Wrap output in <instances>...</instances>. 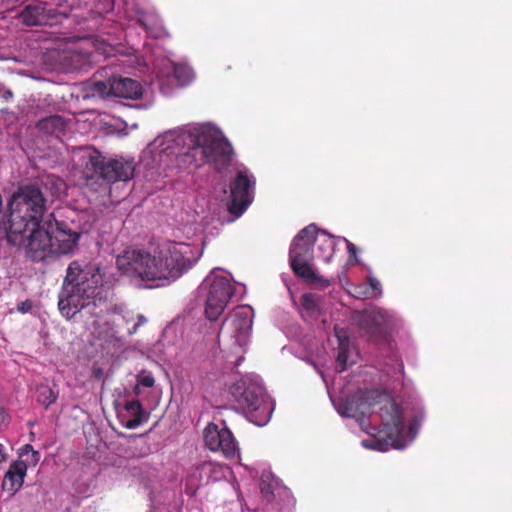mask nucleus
I'll list each match as a JSON object with an SVG mask.
<instances>
[{
  "instance_id": "f257e3e1",
  "label": "nucleus",
  "mask_w": 512,
  "mask_h": 512,
  "mask_svg": "<svg viewBox=\"0 0 512 512\" xmlns=\"http://www.w3.org/2000/svg\"><path fill=\"white\" fill-rule=\"evenodd\" d=\"M200 254L186 243H170L151 254L142 250L126 251L116 264L123 273L134 274L144 281H157L165 286L177 280L199 259Z\"/></svg>"
},
{
  "instance_id": "f03ea898",
  "label": "nucleus",
  "mask_w": 512,
  "mask_h": 512,
  "mask_svg": "<svg viewBox=\"0 0 512 512\" xmlns=\"http://www.w3.org/2000/svg\"><path fill=\"white\" fill-rule=\"evenodd\" d=\"M375 404H380L379 415L382 428L378 432L379 439L365 440L362 442L363 445L379 451L387 450L388 446L396 449L403 448L405 428L402 410L388 395L379 394L376 391L359 392L342 399L338 411L342 416L354 418L362 423Z\"/></svg>"
},
{
  "instance_id": "7ed1b4c3",
  "label": "nucleus",
  "mask_w": 512,
  "mask_h": 512,
  "mask_svg": "<svg viewBox=\"0 0 512 512\" xmlns=\"http://www.w3.org/2000/svg\"><path fill=\"white\" fill-rule=\"evenodd\" d=\"M46 212L47 199L41 189L36 185L20 186L9 201L8 242L22 247L29 234L42 229Z\"/></svg>"
},
{
  "instance_id": "20e7f679",
  "label": "nucleus",
  "mask_w": 512,
  "mask_h": 512,
  "mask_svg": "<svg viewBox=\"0 0 512 512\" xmlns=\"http://www.w3.org/2000/svg\"><path fill=\"white\" fill-rule=\"evenodd\" d=\"M96 268L82 266L78 261L69 264L62 289L59 293L58 308L66 318L88 309L93 314L96 308Z\"/></svg>"
},
{
  "instance_id": "39448f33",
  "label": "nucleus",
  "mask_w": 512,
  "mask_h": 512,
  "mask_svg": "<svg viewBox=\"0 0 512 512\" xmlns=\"http://www.w3.org/2000/svg\"><path fill=\"white\" fill-rule=\"evenodd\" d=\"M80 234L65 228L64 223L54 219L46 220L42 229L29 234V240L22 247L25 248L27 257L38 262L48 256H59L73 252Z\"/></svg>"
},
{
  "instance_id": "423d86ee",
  "label": "nucleus",
  "mask_w": 512,
  "mask_h": 512,
  "mask_svg": "<svg viewBox=\"0 0 512 512\" xmlns=\"http://www.w3.org/2000/svg\"><path fill=\"white\" fill-rule=\"evenodd\" d=\"M232 395L250 422L257 426H264L269 422L273 411L272 403L261 385L240 381L233 386Z\"/></svg>"
},
{
  "instance_id": "0eeeda50",
  "label": "nucleus",
  "mask_w": 512,
  "mask_h": 512,
  "mask_svg": "<svg viewBox=\"0 0 512 512\" xmlns=\"http://www.w3.org/2000/svg\"><path fill=\"white\" fill-rule=\"evenodd\" d=\"M187 138L190 143L200 147L203 163L212 164L217 171H222L230 165L232 146L215 132L205 128L193 129L187 133Z\"/></svg>"
},
{
  "instance_id": "6e6552de",
  "label": "nucleus",
  "mask_w": 512,
  "mask_h": 512,
  "mask_svg": "<svg viewBox=\"0 0 512 512\" xmlns=\"http://www.w3.org/2000/svg\"><path fill=\"white\" fill-rule=\"evenodd\" d=\"M353 320L369 341L378 342L385 338L392 325L391 315L384 309L373 307L356 311Z\"/></svg>"
},
{
  "instance_id": "1a4fd4ad",
  "label": "nucleus",
  "mask_w": 512,
  "mask_h": 512,
  "mask_svg": "<svg viewBox=\"0 0 512 512\" xmlns=\"http://www.w3.org/2000/svg\"><path fill=\"white\" fill-rule=\"evenodd\" d=\"M255 180L249 177L246 171H238L230 184V199L228 212L235 218L240 217L250 206L254 198Z\"/></svg>"
},
{
  "instance_id": "9d476101",
  "label": "nucleus",
  "mask_w": 512,
  "mask_h": 512,
  "mask_svg": "<svg viewBox=\"0 0 512 512\" xmlns=\"http://www.w3.org/2000/svg\"><path fill=\"white\" fill-rule=\"evenodd\" d=\"M206 281H209L207 279ZM234 294V287L224 276H215L209 282L205 314L210 321H216L223 313L229 299Z\"/></svg>"
},
{
  "instance_id": "9b49d317",
  "label": "nucleus",
  "mask_w": 512,
  "mask_h": 512,
  "mask_svg": "<svg viewBox=\"0 0 512 512\" xmlns=\"http://www.w3.org/2000/svg\"><path fill=\"white\" fill-rule=\"evenodd\" d=\"M205 446L213 452H221L226 458L233 459L239 454L238 443L226 426L219 428L209 423L203 432Z\"/></svg>"
},
{
  "instance_id": "f8f14e48",
  "label": "nucleus",
  "mask_w": 512,
  "mask_h": 512,
  "mask_svg": "<svg viewBox=\"0 0 512 512\" xmlns=\"http://www.w3.org/2000/svg\"><path fill=\"white\" fill-rule=\"evenodd\" d=\"M135 162L124 157L105 159L98 151V179L107 184L126 182L134 177Z\"/></svg>"
},
{
  "instance_id": "ddd939ff",
  "label": "nucleus",
  "mask_w": 512,
  "mask_h": 512,
  "mask_svg": "<svg viewBox=\"0 0 512 512\" xmlns=\"http://www.w3.org/2000/svg\"><path fill=\"white\" fill-rule=\"evenodd\" d=\"M98 95L138 100L142 98L141 84L131 78H112L108 83L98 81Z\"/></svg>"
},
{
  "instance_id": "4468645a",
  "label": "nucleus",
  "mask_w": 512,
  "mask_h": 512,
  "mask_svg": "<svg viewBox=\"0 0 512 512\" xmlns=\"http://www.w3.org/2000/svg\"><path fill=\"white\" fill-rule=\"evenodd\" d=\"M316 234L317 227L315 224H310L301 229L291 243L289 260L312 259V246L315 243Z\"/></svg>"
},
{
  "instance_id": "2eb2a0df",
  "label": "nucleus",
  "mask_w": 512,
  "mask_h": 512,
  "mask_svg": "<svg viewBox=\"0 0 512 512\" xmlns=\"http://www.w3.org/2000/svg\"><path fill=\"white\" fill-rule=\"evenodd\" d=\"M123 322V316L114 314L111 323L106 321L103 325L106 328L102 327L98 333V340L101 341L100 346L102 350L106 351L107 355L114 356L123 347L119 329L120 324Z\"/></svg>"
},
{
  "instance_id": "dca6fc26",
  "label": "nucleus",
  "mask_w": 512,
  "mask_h": 512,
  "mask_svg": "<svg viewBox=\"0 0 512 512\" xmlns=\"http://www.w3.org/2000/svg\"><path fill=\"white\" fill-rule=\"evenodd\" d=\"M312 259L290 260V266L294 274L310 285H319L326 288L331 285V281L322 277L315 271L310 264Z\"/></svg>"
},
{
  "instance_id": "f3484780",
  "label": "nucleus",
  "mask_w": 512,
  "mask_h": 512,
  "mask_svg": "<svg viewBox=\"0 0 512 512\" xmlns=\"http://www.w3.org/2000/svg\"><path fill=\"white\" fill-rule=\"evenodd\" d=\"M184 144H186L187 150L182 153H178L175 157L176 168L178 171H186L191 168H197L202 166L203 159L201 157V149L198 145L190 143L187 138V134L182 136Z\"/></svg>"
},
{
  "instance_id": "a211bd4d",
  "label": "nucleus",
  "mask_w": 512,
  "mask_h": 512,
  "mask_svg": "<svg viewBox=\"0 0 512 512\" xmlns=\"http://www.w3.org/2000/svg\"><path fill=\"white\" fill-rule=\"evenodd\" d=\"M26 472L27 464L24 460L19 459L12 462L2 482L3 490L8 491L11 494L17 492L24 483Z\"/></svg>"
},
{
  "instance_id": "6ab92c4d",
  "label": "nucleus",
  "mask_w": 512,
  "mask_h": 512,
  "mask_svg": "<svg viewBox=\"0 0 512 512\" xmlns=\"http://www.w3.org/2000/svg\"><path fill=\"white\" fill-rule=\"evenodd\" d=\"M145 415V411L138 400L126 402L123 410L118 413L122 425L128 429L139 426Z\"/></svg>"
},
{
  "instance_id": "aec40b11",
  "label": "nucleus",
  "mask_w": 512,
  "mask_h": 512,
  "mask_svg": "<svg viewBox=\"0 0 512 512\" xmlns=\"http://www.w3.org/2000/svg\"><path fill=\"white\" fill-rule=\"evenodd\" d=\"M70 120L54 114L41 118L36 122V128L45 135L60 137L65 134Z\"/></svg>"
},
{
  "instance_id": "412c9836",
  "label": "nucleus",
  "mask_w": 512,
  "mask_h": 512,
  "mask_svg": "<svg viewBox=\"0 0 512 512\" xmlns=\"http://www.w3.org/2000/svg\"><path fill=\"white\" fill-rule=\"evenodd\" d=\"M335 336L338 340L337 365L340 371H344L348 366L354 364V360H349L351 345L347 331L344 328L335 326Z\"/></svg>"
},
{
  "instance_id": "4be33fe9",
  "label": "nucleus",
  "mask_w": 512,
  "mask_h": 512,
  "mask_svg": "<svg viewBox=\"0 0 512 512\" xmlns=\"http://www.w3.org/2000/svg\"><path fill=\"white\" fill-rule=\"evenodd\" d=\"M226 321H230L237 337L247 336L252 328L251 312L246 307L236 308Z\"/></svg>"
},
{
  "instance_id": "5701e85b",
  "label": "nucleus",
  "mask_w": 512,
  "mask_h": 512,
  "mask_svg": "<svg viewBox=\"0 0 512 512\" xmlns=\"http://www.w3.org/2000/svg\"><path fill=\"white\" fill-rule=\"evenodd\" d=\"M137 23L154 38L160 37L164 32L162 21L156 13L140 14Z\"/></svg>"
},
{
  "instance_id": "b1692460",
  "label": "nucleus",
  "mask_w": 512,
  "mask_h": 512,
  "mask_svg": "<svg viewBox=\"0 0 512 512\" xmlns=\"http://www.w3.org/2000/svg\"><path fill=\"white\" fill-rule=\"evenodd\" d=\"M315 242L317 243V251L319 252V257H321L324 262H330L336 247L334 237L326 232H323L320 237H316Z\"/></svg>"
},
{
  "instance_id": "393cba45",
  "label": "nucleus",
  "mask_w": 512,
  "mask_h": 512,
  "mask_svg": "<svg viewBox=\"0 0 512 512\" xmlns=\"http://www.w3.org/2000/svg\"><path fill=\"white\" fill-rule=\"evenodd\" d=\"M22 21L28 26L42 25L45 22L44 8L28 5L21 12Z\"/></svg>"
},
{
  "instance_id": "a878e982",
  "label": "nucleus",
  "mask_w": 512,
  "mask_h": 512,
  "mask_svg": "<svg viewBox=\"0 0 512 512\" xmlns=\"http://www.w3.org/2000/svg\"><path fill=\"white\" fill-rule=\"evenodd\" d=\"M303 317L317 316L320 314V297L313 293H305L300 299Z\"/></svg>"
},
{
  "instance_id": "bb28decb",
  "label": "nucleus",
  "mask_w": 512,
  "mask_h": 512,
  "mask_svg": "<svg viewBox=\"0 0 512 512\" xmlns=\"http://www.w3.org/2000/svg\"><path fill=\"white\" fill-rule=\"evenodd\" d=\"M173 76L181 86L187 85L193 78V71L184 64L173 65Z\"/></svg>"
},
{
  "instance_id": "cd10ccee",
  "label": "nucleus",
  "mask_w": 512,
  "mask_h": 512,
  "mask_svg": "<svg viewBox=\"0 0 512 512\" xmlns=\"http://www.w3.org/2000/svg\"><path fill=\"white\" fill-rule=\"evenodd\" d=\"M36 400L47 408L56 401V395L49 386L41 385L36 390Z\"/></svg>"
},
{
  "instance_id": "c85d7f7f",
  "label": "nucleus",
  "mask_w": 512,
  "mask_h": 512,
  "mask_svg": "<svg viewBox=\"0 0 512 512\" xmlns=\"http://www.w3.org/2000/svg\"><path fill=\"white\" fill-rule=\"evenodd\" d=\"M96 153V150L94 151H88L87 155L82 156L83 162H85V168L83 170V177L86 180L93 179L95 173H96V156L94 155Z\"/></svg>"
},
{
  "instance_id": "c756f323",
  "label": "nucleus",
  "mask_w": 512,
  "mask_h": 512,
  "mask_svg": "<svg viewBox=\"0 0 512 512\" xmlns=\"http://www.w3.org/2000/svg\"><path fill=\"white\" fill-rule=\"evenodd\" d=\"M154 384H155V379H154L153 375L151 373H147V372L143 371L137 376V386L135 388V392H136V394H139V391H138L139 386L151 388L154 386Z\"/></svg>"
},
{
  "instance_id": "7c9ffc66",
  "label": "nucleus",
  "mask_w": 512,
  "mask_h": 512,
  "mask_svg": "<svg viewBox=\"0 0 512 512\" xmlns=\"http://www.w3.org/2000/svg\"><path fill=\"white\" fill-rule=\"evenodd\" d=\"M423 417H424L423 412L421 410H419V411H417L414 414L413 419L409 423L408 434H409L411 439L415 438V436L417 435L419 427H420L421 422L423 420Z\"/></svg>"
},
{
  "instance_id": "2f4dec72",
  "label": "nucleus",
  "mask_w": 512,
  "mask_h": 512,
  "mask_svg": "<svg viewBox=\"0 0 512 512\" xmlns=\"http://www.w3.org/2000/svg\"><path fill=\"white\" fill-rule=\"evenodd\" d=\"M369 286L371 288V291L368 289H365L364 291H358L357 297L358 298H369L372 296L373 292L379 289L380 283L375 278H369Z\"/></svg>"
},
{
  "instance_id": "473e14b6",
  "label": "nucleus",
  "mask_w": 512,
  "mask_h": 512,
  "mask_svg": "<svg viewBox=\"0 0 512 512\" xmlns=\"http://www.w3.org/2000/svg\"><path fill=\"white\" fill-rule=\"evenodd\" d=\"M261 493L268 501H271L274 497L272 485L266 484L264 475L261 477Z\"/></svg>"
},
{
  "instance_id": "72a5a7b5",
  "label": "nucleus",
  "mask_w": 512,
  "mask_h": 512,
  "mask_svg": "<svg viewBox=\"0 0 512 512\" xmlns=\"http://www.w3.org/2000/svg\"><path fill=\"white\" fill-rule=\"evenodd\" d=\"M98 56L100 54H104L106 57L110 55V51L112 50V46L108 44L105 40H102L98 37Z\"/></svg>"
},
{
  "instance_id": "f704fd0d",
  "label": "nucleus",
  "mask_w": 512,
  "mask_h": 512,
  "mask_svg": "<svg viewBox=\"0 0 512 512\" xmlns=\"http://www.w3.org/2000/svg\"><path fill=\"white\" fill-rule=\"evenodd\" d=\"M114 7L113 0H98V15L103 11L108 13Z\"/></svg>"
},
{
  "instance_id": "c9c22d12",
  "label": "nucleus",
  "mask_w": 512,
  "mask_h": 512,
  "mask_svg": "<svg viewBox=\"0 0 512 512\" xmlns=\"http://www.w3.org/2000/svg\"><path fill=\"white\" fill-rule=\"evenodd\" d=\"M147 322V319L143 315L137 316V322L134 324L132 329H128V335H133L137 332L138 328L145 324Z\"/></svg>"
},
{
  "instance_id": "e433bc0d",
  "label": "nucleus",
  "mask_w": 512,
  "mask_h": 512,
  "mask_svg": "<svg viewBox=\"0 0 512 512\" xmlns=\"http://www.w3.org/2000/svg\"><path fill=\"white\" fill-rule=\"evenodd\" d=\"M40 460V453L38 451H35L33 450L31 453H30V457L25 460V463L28 465H36Z\"/></svg>"
},
{
  "instance_id": "4c0bfd02",
  "label": "nucleus",
  "mask_w": 512,
  "mask_h": 512,
  "mask_svg": "<svg viewBox=\"0 0 512 512\" xmlns=\"http://www.w3.org/2000/svg\"><path fill=\"white\" fill-rule=\"evenodd\" d=\"M31 308H32V302L30 300H25L18 305V310L21 313H26V312L30 311Z\"/></svg>"
},
{
  "instance_id": "58836bf2",
  "label": "nucleus",
  "mask_w": 512,
  "mask_h": 512,
  "mask_svg": "<svg viewBox=\"0 0 512 512\" xmlns=\"http://www.w3.org/2000/svg\"><path fill=\"white\" fill-rule=\"evenodd\" d=\"M345 241H346L347 251L349 253V256L356 258V256H357V248H356V246L352 242L347 240V239H345Z\"/></svg>"
},
{
  "instance_id": "ea45409f",
  "label": "nucleus",
  "mask_w": 512,
  "mask_h": 512,
  "mask_svg": "<svg viewBox=\"0 0 512 512\" xmlns=\"http://www.w3.org/2000/svg\"><path fill=\"white\" fill-rule=\"evenodd\" d=\"M8 458V453L3 444L0 443V463L5 462Z\"/></svg>"
},
{
  "instance_id": "a19ab883",
  "label": "nucleus",
  "mask_w": 512,
  "mask_h": 512,
  "mask_svg": "<svg viewBox=\"0 0 512 512\" xmlns=\"http://www.w3.org/2000/svg\"><path fill=\"white\" fill-rule=\"evenodd\" d=\"M33 447L30 444L24 445L20 450V456L28 455L33 451Z\"/></svg>"
},
{
  "instance_id": "79ce46f5",
  "label": "nucleus",
  "mask_w": 512,
  "mask_h": 512,
  "mask_svg": "<svg viewBox=\"0 0 512 512\" xmlns=\"http://www.w3.org/2000/svg\"><path fill=\"white\" fill-rule=\"evenodd\" d=\"M7 419V412L3 407H0V424H3Z\"/></svg>"
},
{
  "instance_id": "37998d69",
  "label": "nucleus",
  "mask_w": 512,
  "mask_h": 512,
  "mask_svg": "<svg viewBox=\"0 0 512 512\" xmlns=\"http://www.w3.org/2000/svg\"><path fill=\"white\" fill-rule=\"evenodd\" d=\"M86 454L87 456L90 458V459H93L94 456H95V452H94V446L91 444L90 447H87V451H86Z\"/></svg>"
},
{
  "instance_id": "c03bdc74",
  "label": "nucleus",
  "mask_w": 512,
  "mask_h": 512,
  "mask_svg": "<svg viewBox=\"0 0 512 512\" xmlns=\"http://www.w3.org/2000/svg\"><path fill=\"white\" fill-rule=\"evenodd\" d=\"M13 94L10 90H7L3 93V97L6 101H8L10 98H12Z\"/></svg>"
},
{
  "instance_id": "a18cd8bd",
  "label": "nucleus",
  "mask_w": 512,
  "mask_h": 512,
  "mask_svg": "<svg viewBox=\"0 0 512 512\" xmlns=\"http://www.w3.org/2000/svg\"><path fill=\"white\" fill-rule=\"evenodd\" d=\"M102 190H104V191H105V193H106V192L110 193V189L108 190V189H107V187H102V185H98V190H97L98 195L100 194V192H101Z\"/></svg>"
},
{
  "instance_id": "49530a36",
  "label": "nucleus",
  "mask_w": 512,
  "mask_h": 512,
  "mask_svg": "<svg viewBox=\"0 0 512 512\" xmlns=\"http://www.w3.org/2000/svg\"><path fill=\"white\" fill-rule=\"evenodd\" d=\"M84 434L86 436V439H87V443H90L91 439L89 438L88 434H89V431L88 430H85L84 431Z\"/></svg>"
},
{
  "instance_id": "de8ad7c7",
  "label": "nucleus",
  "mask_w": 512,
  "mask_h": 512,
  "mask_svg": "<svg viewBox=\"0 0 512 512\" xmlns=\"http://www.w3.org/2000/svg\"><path fill=\"white\" fill-rule=\"evenodd\" d=\"M92 374L96 375V366L93 365L91 368Z\"/></svg>"
},
{
  "instance_id": "09e8293b",
  "label": "nucleus",
  "mask_w": 512,
  "mask_h": 512,
  "mask_svg": "<svg viewBox=\"0 0 512 512\" xmlns=\"http://www.w3.org/2000/svg\"><path fill=\"white\" fill-rule=\"evenodd\" d=\"M97 373H98V379L102 376L103 372L101 369H98L97 370Z\"/></svg>"
},
{
  "instance_id": "8fccbe9b",
  "label": "nucleus",
  "mask_w": 512,
  "mask_h": 512,
  "mask_svg": "<svg viewBox=\"0 0 512 512\" xmlns=\"http://www.w3.org/2000/svg\"><path fill=\"white\" fill-rule=\"evenodd\" d=\"M83 59H88V53H81Z\"/></svg>"
},
{
  "instance_id": "3c124183",
  "label": "nucleus",
  "mask_w": 512,
  "mask_h": 512,
  "mask_svg": "<svg viewBox=\"0 0 512 512\" xmlns=\"http://www.w3.org/2000/svg\"><path fill=\"white\" fill-rule=\"evenodd\" d=\"M97 272H98V276H100V268L99 267L97 269Z\"/></svg>"
}]
</instances>
